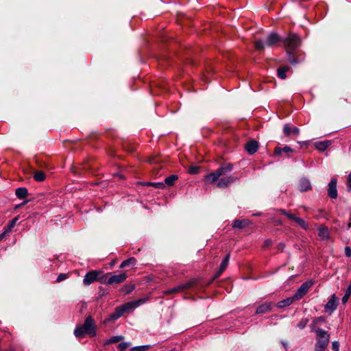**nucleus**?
I'll list each match as a JSON object with an SVG mask.
<instances>
[{
  "label": "nucleus",
  "instance_id": "nucleus-1",
  "mask_svg": "<svg viewBox=\"0 0 351 351\" xmlns=\"http://www.w3.org/2000/svg\"><path fill=\"white\" fill-rule=\"evenodd\" d=\"M74 334L77 338H81L85 335L90 337L95 336L96 329L92 318L90 317H87L83 325H80L75 328Z\"/></svg>",
  "mask_w": 351,
  "mask_h": 351
},
{
  "label": "nucleus",
  "instance_id": "nucleus-2",
  "mask_svg": "<svg viewBox=\"0 0 351 351\" xmlns=\"http://www.w3.org/2000/svg\"><path fill=\"white\" fill-rule=\"evenodd\" d=\"M145 301V300H138L136 301L128 302L121 306H119L116 309V311L110 315L107 321L115 320L119 318L125 311L136 308L140 304L144 303Z\"/></svg>",
  "mask_w": 351,
  "mask_h": 351
},
{
  "label": "nucleus",
  "instance_id": "nucleus-3",
  "mask_svg": "<svg viewBox=\"0 0 351 351\" xmlns=\"http://www.w3.org/2000/svg\"><path fill=\"white\" fill-rule=\"evenodd\" d=\"M101 271H90L88 272L83 280V282L85 285H89L95 281H99L102 283H106L107 276L101 275Z\"/></svg>",
  "mask_w": 351,
  "mask_h": 351
},
{
  "label": "nucleus",
  "instance_id": "nucleus-4",
  "mask_svg": "<svg viewBox=\"0 0 351 351\" xmlns=\"http://www.w3.org/2000/svg\"><path fill=\"white\" fill-rule=\"evenodd\" d=\"M317 332V343L315 351H324L329 342V335L322 330H318Z\"/></svg>",
  "mask_w": 351,
  "mask_h": 351
},
{
  "label": "nucleus",
  "instance_id": "nucleus-5",
  "mask_svg": "<svg viewBox=\"0 0 351 351\" xmlns=\"http://www.w3.org/2000/svg\"><path fill=\"white\" fill-rule=\"evenodd\" d=\"M232 167L230 166L228 169L225 167H221L217 169L215 171L205 176V180L207 183H213L217 180V179L226 171H230Z\"/></svg>",
  "mask_w": 351,
  "mask_h": 351
},
{
  "label": "nucleus",
  "instance_id": "nucleus-6",
  "mask_svg": "<svg viewBox=\"0 0 351 351\" xmlns=\"http://www.w3.org/2000/svg\"><path fill=\"white\" fill-rule=\"evenodd\" d=\"M104 276H107L106 282L110 285L113 284H119L123 282L126 279V274L124 273L119 274L118 275H112V274H105Z\"/></svg>",
  "mask_w": 351,
  "mask_h": 351
},
{
  "label": "nucleus",
  "instance_id": "nucleus-7",
  "mask_svg": "<svg viewBox=\"0 0 351 351\" xmlns=\"http://www.w3.org/2000/svg\"><path fill=\"white\" fill-rule=\"evenodd\" d=\"M313 282L311 281H308L304 282L301 285V287L298 289L295 294L293 295V298L295 300H299L301 299L308 291L309 288L312 286Z\"/></svg>",
  "mask_w": 351,
  "mask_h": 351
},
{
  "label": "nucleus",
  "instance_id": "nucleus-8",
  "mask_svg": "<svg viewBox=\"0 0 351 351\" xmlns=\"http://www.w3.org/2000/svg\"><path fill=\"white\" fill-rule=\"evenodd\" d=\"M285 43L289 49H294L297 48L300 44V40L298 36L291 34L287 38Z\"/></svg>",
  "mask_w": 351,
  "mask_h": 351
},
{
  "label": "nucleus",
  "instance_id": "nucleus-9",
  "mask_svg": "<svg viewBox=\"0 0 351 351\" xmlns=\"http://www.w3.org/2000/svg\"><path fill=\"white\" fill-rule=\"evenodd\" d=\"M328 195L331 198H336L337 197V180L332 179L328 184Z\"/></svg>",
  "mask_w": 351,
  "mask_h": 351
},
{
  "label": "nucleus",
  "instance_id": "nucleus-10",
  "mask_svg": "<svg viewBox=\"0 0 351 351\" xmlns=\"http://www.w3.org/2000/svg\"><path fill=\"white\" fill-rule=\"evenodd\" d=\"M258 146V142L254 140H252L245 144V147L249 154H252L257 151Z\"/></svg>",
  "mask_w": 351,
  "mask_h": 351
},
{
  "label": "nucleus",
  "instance_id": "nucleus-11",
  "mask_svg": "<svg viewBox=\"0 0 351 351\" xmlns=\"http://www.w3.org/2000/svg\"><path fill=\"white\" fill-rule=\"evenodd\" d=\"M192 285H193V282H186L184 285H180V286H178V287H177L176 288H173V289L168 290L166 292V294H170V293H178V292L182 291L184 289L190 288L191 287H192Z\"/></svg>",
  "mask_w": 351,
  "mask_h": 351
},
{
  "label": "nucleus",
  "instance_id": "nucleus-12",
  "mask_svg": "<svg viewBox=\"0 0 351 351\" xmlns=\"http://www.w3.org/2000/svg\"><path fill=\"white\" fill-rule=\"evenodd\" d=\"M318 235L321 240L326 241L330 238L329 232L327 228L320 226L318 229Z\"/></svg>",
  "mask_w": 351,
  "mask_h": 351
},
{
  "label": "nucleus",
  "instance_id": "nucleus-13",
  "mask_svg": "<svg viewBox=\"0 0 351 351\" xmlns=\"http://www.w3.org/2000/svg\"><path fill=\"white\" fill-rule=\"evenodd\" d=\"M234 178L233 177L229 176L226 178H222L217 182V186L219 187H226L228 186L230 183L234 181Z\"/></svg>",
  "mask_w": 351,
  "mask_h": 351
},
{
  "label": "nucleus",
  "instance_id": "nucleus-14",
  "mask_svg": "<svg viewBox=\"0 0 351 351\" xmlns=\"http://www.w3.org/2000/svg\"><path fill=\"white\" fill-rule=\"evenodd\" d=\"M271 308V304L270 303L265 302L258 306L256 313L258 314L265 313L270 311Z\"/></svg>",
  "mask_w": 351,
  "mask_h": 351
},
{
  "label": "nucleus",
  "instance_id": "nucleus-15",
  "mask_svg": "<svg viewBox=\"0 0 351 351\" xmlns=\"http://www.w3.org/2000/svg\"><path fill=\"white\" fill-rule=\"evenodd\" d=\"M280 40L279 36L276 34H270L266 41V45L268 47H272Z\"/></svg>",
  "mask_w": 351,
  "mask_h": 351
},
{
  "label": "nucleus",
  "instance_id": "nucleus-16",
  "mask_svg": "<svg viewBox=\"0 0 351 351\" xmlns=\"http://www.w3.org/2000/svg\"><path fill=\"white\" fill-rule=\"evenodd\" d=\"M283 132L286 136H289L291 134H298L299 133V129L298 128H291L289 125H285L283 128Z\"/></svg>",
  "mask_w": 351,
  "mask_h": 351
},
{
  "label": "nucleus",
  "instance_id": "nucleus-17",
  "mask_svg": "<svg viewBox=\"0 0 351 351\" xmlns=\"http://www.w3.org/2000/svg\"><path fill=\"white\" fill-rule=\"evenodd\" d=\"M230 259V255L228 254L222 261L219 271L217 272L216 277L219 276L223 271L226 269Z\"/></svg>",
  "mask_w": 351,
  "mask_h": 351
},
{
  "label": "nucleus",
  "instance_id": "nucleus-18",
  "mask_svg": "<svg viewBox=\"0 0 351 351\" xmlns=\"http://www.w3.org/2000/svg\"><path fill=\"white\" fill-rule=\"evenodd\" d=\"M299 189L301 191H306L311 189V184L308 180L302 179L299 183Z\"/></svg>",
  "mask_w": 351,
  "mask_h": 351
},
{
  "label": "nucleus",
  "instance_id": "nucleus-19",
  "mask_svg": "<svg viewBox=\"0 0 351 351\" xmlns=\"http://www.w3.org/2000/svg\"><path fill=\"white\" fill-rule=\"evenodd\" d=\"M294 301H295V299L293 296V297L288 298L285 300L280 301L278 303L277 306L279 308L285 307V306H289L290 304H291Z\"/></svg>",
  "mask_w": 351,
  "mask_h": 351
},
{
  "label": "nucleus",
  "instance_id": "nucleus-20",
  "mask_svg": "<svg viewBox=\"0 0 351 351\" xmlns=\"http://www.w3.org/2000/svg\"><path fill=\"white\" fill-rule=\"evenodd\" d=\"M293 152V150L288 146H285L283 148L278 147H276V149H275L274 154L280 156L282 153H290V152Z\"/></svg>",
  "mask_w": 351,
  "mask_h": 351
},
{
  "label": "nucleus",
  "instance_id": "nucleus-21",
  "mask_svg": "<svg viewBox=\"0 0 351 351\" xmlns=\"http://www.w3.org/2000/svg\"><path fill=\"white\" fill-rule=\"evenodd\" d=\"M330 145V142L328 141L317 142L315 143V147L319 151H324Z\"/></svg>",
  "mask_w": 351,
  "mask_h": 351
},
{
  "label": "nucleus",
  "instance_id": "nucleus-22",
  "mask_svg": "<svg viewBox=\"0 0 351 351\" xmlns=\"http://www.w3.org/2000/svg\"><path fill=\"white\" fill-rule=\"evenodd\" d=\"M15 193L19 198L23 199L27 195V190L25 188H19Z\"/></svg>",
  "mask_w": 351,
  "mask_h": 351
},
{
  "label": "nucleus",
  "instance_id": "nucleus-23",
  "mask_svg": "<svg viewBox=\"0 0 351 351\" xmlns=\"http://www.w3.org/2000/svg\"><path fill=\"white\" fill-rule=\"evenodd\" d=\"M249 221L247 220H235L233 223L234 228H242L248 226Z\"/></svg>",
  "mask_w": 351,
  "mask_h": 351
},
{
  "label": "nucleus",
  "instance_id": "nucleus-24",
  "mask_svg": "<svg viewBox=\"0 0 351 351\" xmlns=\"http://www.w3.org/2000/svg\"><path fill=\"white\" fill-rule=\"evenodd\" d=\"M178 179V176L176 175H171L167 178H165V182L166 184L169 186H172L174 184L175 182Z\"/></svg>",
  "mask_w": 351,
  "mask_h": 351
},
{
  "label": "nucleus",
  "instance_id": "nucleus-25",
  "mask_svg": "<svg viewBox=\"0 0 351 351\" xmlns=\"http://www.w3.org/2000/svg\"><path fill=\"white\" fill-rule=\"evenodd\" d=\"M289 67L287 66H283L280 67L278 69V75L281 79H285L286 78V72L288 71Z\"/></svg>",
  "mask_w": 351,
  "mask_h": 351
},
{
  "label": "nucleus",
  "instance_id": "nucleus-26",
  "mask_svg": "<svg viewBox=\"0 0 351 351\" xmlns=\"http://www.w3.org/2000/svg\"><path fill=\"white\" fill-rule=\"evenodd\" d=\"M34 178L37 182H43L45 179V176L43 171H36L34 175Z\"/></svg>",
  "mask_w": 351,
  "mask_h": 351
},
{
  "label": "nucleus",
  "instance_id": "nucleus-27",
  "mask_svg": "<svg viewBox=\"0 0 351 351\" xmlns=\"http://www.w3.org/2000/svg\"><path fill=\"white\" fill-rule=\"evenodd\" d=\"M123 339V336H114V337H112L110 339H109L108 341H106L105 344H110V343H117V342H119V341H121Z\"/></svg>",
  "mask_w": 351,
  "mask_h": 351
},
{
  "label": "nucleus",
  "instance_id": "nucleus-28",
  "mask_svg": "<svg viewBox=\"0 0 351 351\" xmlns=\"http://www.w3.org/2000/svg\"><path fill=\"white\" fill-rule=\"evenodd\" d=\"M136 263V260L134 258H130L128 260L124 261L122 262V263L120 265L121 268H123L125 267H127L130 265H134Z\"/></svg>",
  "mask_w": 351,
  "mask_h": 351
},
{
  "label": "nucleus",
  "instance_id": "nucleus-29",
  "mask_svg": "<svg viewBox=\"0 0 351 351\" xmlns=\"http://www.w3.org/2000/svg\"><path fill=\"white\" fill-rule=\"evenodd\" d=\"M336 307V300L335 298L331 299L326 305V308L333 310Z\"/></svg>",
  "mask_w": 351,
  "mask_h": 351
},
{
  "label": "nucleus",
  "instance_id": "nucleus-30",
  "mask_svg": "<svg viewBox=\"0 0 351 351\" xmlns=\"http://www.w3.org/2000/svg\"><path fill=\"white\" fill-rule=\"evenodd\" d=\"M295 222L304 229H307L308 225L303 219L298 217L295 218Z\"/></svg>",
  "mask_w": 351,
  "mask_h": 351
},
{
  "label": "nucleus",
  "instance_id": "nucleus-31",
  "mask_svg": "<svg viewBox=\"0 0 351 351\" xmlns=\"http://www.w3.org/2000/svg\"><path fill=\"white\" fill-rule=\"evenodd\" d=\"M129 346H130L129 343L122 342L119 344L118 349L119 351H123L126 348H128L129 347Z\"/></svg>",
  "mask_w": 351,
  "mask_h": 351
},
{
  "label": "nucleus",
  "instance_id": "nucleus-32",
  "mask_svg": "<svg viewBox=\"0 0 351 351\" xmlns=\"http://www.w3.org/2000/svg\"><path fill=\"white\" fill-rule=\"evenodd\" d=\"M188 171L191 174H196L199 172V167L197 166H191L189 168Z\"/></svg>",
  "mask_w": 351,
  "mask_h": 351
},
{
  "label": "nucleus",
  "instance_id": "nucleus-33",
  "mask_svg": "<svg viewBox=\"0 0 351 351\" xmlns=\"http://www.w3.org/2000/svg\"><path fill=\"white\" fill-rule=\"evenodd\" d=\"M18 221V217L14 218L9 223L7 229L10 230V231H12V229L14 227L16 221Z\"/></svg>",
  "mask_w": 351,
  "mask_h": 351
},
{
  "label": "nucleus",
  "instance_id": "nucleus-34",
  "mask_svg": "<svg viewBox=\"0 0 351 351\" xmlns=\"http://www.w3.org/2000/svg\"><path fill=\"white\" fill-rule=\"evenodd\" d=\"M10 232V230L5 228L3 233L0 234V241H3Z\"/></svg>",
  "mask_w": 351,
  "mask_h": 351
},
{
  "label": "nucleus",
  "instance_id": "nucleus-35",
  "mask_svg": "<svg viewBox=\"0 0 351 351\" xmlns=\"http://www.w3.org/2000/svg\"><path fill=\"white\" fill-rule=\"evenodd\" d=\"M350 295H351V292H349V291L346 290L345 295L342 298V302L343 304L347 302Z\"/></svg>",
  "mask_w": 351,
  "mask_h": 351
},
{
  "label": "nucleus",
  "instance_id": "nucleus-36",
  "mask_svg": "<svg viewBox=\"0 0 351 351\" xmlns=\"http://www.w3.org/2000/svg\"><path fill=\"white\" fill-rule=\"evenodd\" d=\"M256 48L258 50H262L264 48L263 43L262 41L258 40L255 43Z\"/></svg>",
  "mask_w": 351,
  "mask_h": 351
},
{
  "label": "nucleus",
  "instance_id": "nucleus-37",
  "mask_svg": "<svg viewBox=\"0 0 351 351\" xmlns=\"http://www.w3.org/2000/svg\"><path fill=\"white\" fill-rule=\"evenodd\" d=\"M149 184L152 185V186H154V187H156V188H161V189L165 188V184L162 183V182L151 183Z\"/></svg>",
  "mask_w": 351,
  "mask_h": 351
},
{
  "label": "nucleus",
  "instance_id": "nucleus-38",
  "mask_svg": "<svg viewBox=\"0 0 351 351\" xmlns=\"http://www.w3.org/2000/svg\"><path fill=\"white\" fill-rule=\"evenodd\" d=\"M67 278V275L64 274H60L57 278V282H60Z\"/></svg>",
  "mask_w": 351,
  "mask_h": 351
},
{
  "label": "nucleus",
  "instance_id": "nucleus-39",
  "mask_svg": "<svg viewBox=\"0 0 351 351\" xmlns=\"http://www.w3.org/2000/svg\"><path fill=\"white\" fill-rule=\"evenodd\" d=\"M147 346H137L132 348L133 351H145Z\"/></svg>",
  "mask_w": 351,
  "mask_h": 351
},
{
  "label": "nucleus",
  "instance_id": "nucleus-40",
  "mask_svg": "<svg viewBox=\"0 0 351 351\" xmlns=\"http://www.w3.org/2000/svg\"><path fill=\"white\" fill-rule=\"evenodd\" d=\"M345 254H346V256L348 257L351 256V248L350 247H348V246L346 247Z\"/></svg>",
  "mask_w": 351,
  "mask_h": 351
},
{
  "label": "nucleus",
  "instance_id": "nucleus-41",
  "mask_svg": "<svg viewBox=\"0 0 351 351\" xmlns=\"http://www.w3.org/2000/svg\"><path fill=\"white\" fill-rule=\"evenodd\" d=\"M333 351H339V343L337 341H334L332 344Z\"/></svg>",
  "mask_w": 351,
  "mask_h": 351
},
{
  "label": "nucleus",
  "instance_id": "nucleus-42",
  "mask_svg": "<svg viewBox=\"0 0 351 351\" xmlns=\"http://www.w3.org/2000/svg\"><path fill=\"white\" fill-rule=\"evenodd\" d=\"M348 189L351 191V173L349 174L348 178Z\"/></svg>",
  "mask_w": 351,
  "mask_h": 351
},
{
  "label": "nucleus",
  "instance_id": "nucleus-43",
  "mask_svg": "<svg viewBox=\"0 0 351 351\" xmlns=\"http://www.w3.org/2000/svg\"><path fill=\"white\" fill-rule=\"evenodd\" d=\"M283 214L286 215L289 219H293L295 221V218H298L297 217L294 216L292 214H287L285 212L283 211Z\"/></svg>",
  "mask_w": 351,
  "mask_h": 351
},
{
  "label": "nucleus",
  "instance_id": "nucleus-44",
  "mask_svg": "<svg viewBox=\"0 0 351 351\" xmlns=\"http://www.w3.org/2000/svg\"><path fill=\"white\" fill-rule=\"evenodd\" d=\"M348 228H351V213H350V218H349V222L348 223Z\"/></svg>",
  "mask_w": 351,
  "mask_h": 351
},
{
  "label": "nucleus",
  "instance_id": "nucleus-45",
  "mask_svg": "<svg viewBox=\"0 0 351 351\" xmlns=\"http://www.w3.org/2000/svg\"><path fill=\"white\" fill-rule=\"evenodd\" d=\"M280 246L282 247V248L284 247V245L281 244Z\"/></svg>",
  "mask_w": 351,
  "mask_h": 351
}]
</instances>
